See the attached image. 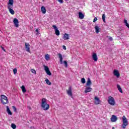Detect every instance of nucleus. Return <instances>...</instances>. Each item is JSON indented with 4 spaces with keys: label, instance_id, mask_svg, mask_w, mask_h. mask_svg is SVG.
I'll use <instances>...</instances> for the list:
<instances>
[{
    "label": "nucleus",
    "instance_id": "obj_26",
    "mask_svg": "<svg viewBox=\"0 0 129 129\" xmlns=\"http://www.w3.org/2000/svg\"><path fill=\"white\" fill-rule=\"evenodd\" d=\"M8 5H11L14 6V0H9Z\"/></svg>",
    "mask_w": 129,
    "mask_h": 129
},
{
    "label": "nucleus",
    "instance_id": "obj_42",
    "mask_svg": "<svg viewBox=\"0 0 129 129\" xmlns=\"http://www.w3.org/2000/svg\"><path fill=\"white\" fill-rule=\"evenodd\" d=\"M40 34V32L38 31V32H36V35H39Z\"/></svg>",
    "mask_w": 129,
    "mask_h": 129
},
{
    "label": "nucleus",
    "instance_id": "obj_25",
    "mask_svg": "<svg viewBox=\"0 0 129 129\" xmlns=\"http://www.w3.org/2000/svg\"><path fill=\"white\" fill-rule=\"evenodd\" d=\"M45 82L47 85H52V83L50 82V80H49L48 79H46L45 80Z\"/></svg>",
    "mask_w": 129,
    "mask_h": 129
},
{
    "label": "nucleus",
    "instance_id": "obj_38",
    "mask_svg": "<svg viewBox=\"0 0 129 129\" xmlns=\"http://www.w3.org/2000/svg\"><path fill=\"white\" fill-rule=\"evenodd\" d=\"M62 48H63V50H66V46L65 45H63Z\"/></svg>",
    "mask_w": 129,
    "mask_h": 129
},
{
    "label": "nucleus",
    "instance_id": "obj_37",
    "mask_svg": "<svg viewBox=\"0 0 129 129\" xmlns=\"http://www.w3.org/2000/svg\"><path fill=\"white\" fill-rule=\"evenodd\" d=\"M13 109H14V111H17V108L15 106H13Z\"/></svg>",
    "mask_w": 129,
    "mask_h": 129
},
{
    "label": "nucleus",
    "instance_id": "obj_18",
    "mask_svg": "<svg viewBox=\"0 0 129 129\" xmlns=\"http://www.w3.org/2000/svg\"><path fill=\"white\" fill-rule=\"evenodd\" d=\"M6 108H7V112L8 113V114L9 115H13V113L12 112V111H11V110L10 109V107H9V106H7Z\"/></svg>",
    "mask_w": 129,
    "mask_h": 129
},
{
    "label": "nucleus",
    "instance_id": "obj_20",
    "mask_svg": "<svg viewBox=\"0 0 129 129\" xmlns=\"http://www.w3.org/2000/svg\"><path fill=\"white\" fill-rule=\"evenodd\" d=\"M41 12L42 14H46V8H45V7L42 6L41 7Z\"/></svg>",
    "mask_w": 129,
    "mask_h": 129
},
{
    "label": "nucleus",
    "instance_id": "obj_8",
    "mask_svg": "<svg viewBox=\"0 0 129 129\" xmlns=\"http://www.w3.org/2000/svg\"><path fill=\"white\" fill-rule=\"evenodd\" d=\"M94 103L96 105L100 104V100L99 99V98H98L97 96H95Z\"/></svg>",
    "mask_w": 129,
    "mask_h": 129
},
{
    "label": "nucleus",
    "instance_id": "obj_5",
    "mask_svg": "<svg viewBox=\"0 0 129 129\" xmlns=\"http://www.w3.org/2000/svg\"><path fill=\"white\" fill-rule=\"evenodd\" d=\"M44 70L45 71L46 74L48 75L49 76H51L52 75V74L51 73V72L50 71V70L49 69V67L46 66H43Z\"/></svg>",
    "mask_w": 129,
    "mask_h": 129
},
{
    "label": "nucleus",
    "instance_id": "obj_12",
    "mask_svg": "<svg viewBox=\"0 0 129 129\" xmlns=\"http://www.w3.org/2000/svg\"><path fill=\"white\" fill-rule=\"evenodd\" d=\"M110 119L112 122H115V121L117 120V117H116V116L115 115H112Z\"/></svg>",
    "mask_w": 129,
    "mask_h": 129
},
{
    "label": "nucleus",
    "instance_id": "obj_19",
    "mask_svg": "<svg viewBox=\"0 0 129 129\" xmlns=\"http://www.w3.org/2000/svg\"><path fill=\"white\" fill-rule=\"evenodd\" d=\"M79 18L81 20L84 19V14L82 12H79Z\"/></svg>",
    "mask_w": 129,
    "mask_h": 129
},
{
    "label": "nucleus",
    "instance_id": "obj_41",
    "mask_svg": "<svg viewBox=\"0 0 129 129\" xmlns=\"http://www.w3.org/2000/svg\"><path fill=\"white\" fill-rule=\"evenodd\" d=\"M109 40H110V41H112V37H109Z\"/></svg>",
    "mask_w": 129,
    "mask_h": 129
},
{
    "label": "nucleus",
    "instance_id": "obj_28",
    "mask_svg": "<svg viewBox=\"0 0 129 129\" xmlns=\"http://www.w3.org/2000/svg\"><path fill=\"white\" fill-rule=\"evenodd\" d=\"M13 7H14V5L8 4V9L9 10L13 9Z\"/></svg>",
    "mask_w": 129,
    "mask_h": 129
},
{
    "label": "nucleus",
    "instance_id": "obj_43",
    "mask_svg": "<svg viewBox=\"0 0 129 129\" xmlns=\"http://www.w3.org/2000/svg\"><path fill=\"white\" fill-rule=\"evenodd\" d=\"M112 129H115L114 127H112Z\"/></svg>",
    "mask_w": 129,
    "mask_h": 129
},
{
    "label": "nucleus",
    "instance_id": "obj_17",
    "mask_svg": "<svg viewBox=\"0 0 129 129\" xmlns=\"http://www.w3.org/2000/svg\"><path fill=\"white\" fill-rule=\"evenodd\" d=\"M91 84H92V83L91 82V80H90V79L88 78L87 83L86 84V86L90 87V85H91Z\"/></svg>",
    "mask_w": 129,
    "mask_h": 129
},
{
    "label": "nucleus",
    "instance_id": "obj_34",
    "mask_svg": "<svg viewBox=\"0 0 129 129\" xmlns=\"http://www.w3.org/2000/svg\"><path fill=\"white\" fill-rule=\"evenodd\" d=\"M31 72L33 73L34 74H36V70H34V69H32L31 70Z\"/></svg>",
    "mask_w": 129,
    "mask_h": 129
},
{
    "label": "nucleus",
    "instance_id": "obj_40",
    "mask_svg": "<svg viewBox=\"0 0 129 129\" xmlns=\"http://www.w3.org/2000/svg\"><path fill=\"white\" fill-rule=\"evenodd\" d=\"M35 32L36 33H38V32H39V29H37L36 30H35Z\"/></svg>",
    "mask_w": 129,
    "mask_h": 129
},
{
    "label": "nucleus",
    "instance_id": "obj_4",
    "mask_svg": "<svg viewBox=\"0 0 129 129\" xmlns=\"http://www.w3.org/2000/svg\"><path fill=\"white\" fill-rule=\"evenodd\" d=\"M108 102L110 105H114L115 104V100L114 98L110 96L108 97Z\"/></svg>",
    "mask_w": 129,
    "mask_h": 129
},
{
    "label": "nucleus",
    "instance_id": "obj_44",
    "mask_svg": "<svg viewBox=\"0 0 129 129\" xmlns=\"http://www.w3.org/2000/svg\"><path fill=\"white\" fill-rule=\"evenodd\" d=\"M43 1V2H44V0H42Z\"/></svg>",
    "mask_w": 129,
    "mask_h": 129
},
{
    "label": "nucleus",
    "instance_id": "obj_15",
    "mask_svg": "<svg viewBox=\"0 0 129 129\" xmlns=\"http://www.w3.org/2000/svg\"><path fill=\"white\" fill-rule=\"evenodd\" d=\"M113 74L114 76H116L117 78L119 77V73H118V71H117V70H114Z\"/></svg>",
    "mask_w": 129,
    "mask_h": 129
},
{
    "label": "nucleus",
    "instance_id": "obj_9",
    "mask_svg": "<svg viewBox=\"0 0 129 129\" xmlns=\"http://www.w3.org/2000/svg\"><path fill=\"white\" fill-rule=\"evenodd\" d=\"M86 88L85 89V93H88V92H91L92 91V88L90 87L85 86Z\"/></svg>",
    "mask_w": 129,
    "mask_h": 129
},
{
    "label": "nucleus",
    "instance_id": "obj_6",
    "mask_svg": "<svg viewBox=\"0 0 129 129\" xmlns=\"http://www.w3.org/2000/svg\"><path fill=\"white\" fill-rule=\"evenodd\" d=\"M67 93L69 96H70L72 98H73V94H72V88L71 87H70L69 89L67 90Z\"/></svg>",
    "mask_w": 129,
    "mask_h": 129
},
{
    "label": "nucleus",
    "instance_id": "obj_29",
    "mask_svg": "<svg viewBox=\"0 0 129 129\" xmlns=\"http://www.w3.org/2000/svg\"><path fill=\"white\" fill-rule=\"evenodd\" d=\"M102 19L103 20V22H104V23H105V14H103L102 15Z\"/></svg>",
    "mask_w": 129,
    "mask_h": 129
},
{
    "label": "nucleus",
    "instance_id": "obj_27",
    "mask_svg": "<svg viewBox=\"0 0 129 129\" xmlns=\"http://www.w3.org/2000/svg\"><path fill=\"white\" fill-rule=\"evenodd\" d=\"M9 13H10V14L11 15H14L15 14V11H14V10H13V9H9Z\"/></svg>",
    "mask_w": 129,
    "mask_h": 129
},
{
    "label": "nucleus",
    "instance_id": "obj_24",
    "mask_svg": "<svg viewBox=\"0 0 129 129\" xmlns=\"http://www.w3.org/2000/svg\"><path fill=\"white\" fill-rule=\"evenodd\" d=\"M45 59L46 61H49L50 60V55L48 54H45Z\"/></svg>",
    "mask_w": 129,
    "mask_h": 129
},
{
    "label": "nucleus",
    "instance_id": "obj_3",
    "mask_svg": "<svg viewBox=\"0 0 129 129\" xmlns=\"http://www.w3.org/2000/svg\"><path fill=\"white\" fill-rule=\"evenodd\" d=\"M1 102L4 105L7 104V103H9V100H8V97L6 96L5 95H1Z\"/></svg>",
    "mask_w": 129,
    "mask_h": 129
},
{
    "label": "nucleus",
    "instance_id": "obj_35",
    "mask_svg": "<svg viewBox=\"0 0 129 129\" xmlns=\"http://www.w3.org/2000/svg\"><path fill=\"white\" fill-rule=\"evenodd\" d=\"M96 21H97V18L95 17L94 20H93V22L95 23V22H96Z\"/></svg>",
    "mask_w": 129,
    "mask_h": 129
},
{
    "label": "nucleus",
    "instance_id": "obj_10",
    "mask_svg": "<svg viewBox=\"0 0 129 129\" xmlns=\"http://www.w3.org/2000/svg\"><path fill=\"white\" fill-rule=\"evenodd\" d=\"M92 58L95 62H96L97 60H98V58L97 57V54L96 53L93 52L92 55Z\"/></svg>",
    "mask_w": 129,
    "mask_h": 129
},
{
    "label": "nucleus",
    "instance_id": "obj_2",
    "mask_svg": "<svg viewBox=\"0 0 129 129\" xmlns=\"http://www.w3.org/2000/svg\"><path fill=\"white\" fill-rule=\"evenodd\" d=\"M122 124L121 125L122 128L125 129L126 126L128 125V121L125 117V116H123L122 118Z\"/></svg>",
    "mask_w": 129,
    "mask_h": 129
},
{
    "label": "nucleus",
    "instance_id": "obj_22",
    "mask_svg": "<svg viewBox=\"0 0 129 129\" xmlns=\"http://www.w3.org/2000/svg\"><path fill=\"white\" fill-rule=\"evenodd\" d=\"M21 89L23 93H25V92H27V90H26V87H25V86H22Z\"/></svg>",
    "mask_w": 129,
    "mask_h": 129
},
{
    "label": "nucleus",
    "instance_id": "obj_23",
    "mask_svg": "<svg viewBox=\"0 0 129 129\" xmlns=\"http://www.w3.org/2000/svg\"><path fill=\"white\" fill-rule=\"evenodd\" d=\"M95 29L96 34H98V33H99V27L96 26L95 27Z\"/></svg>",
    "mask_w": 129,
    "mask_h": 129
},
{
    "label": "nucleus",
    "instance_id": "obj_33",
    "mask_svg": "<svg viewBox=\"0 0 129 129\" xmlns=\"http://www.w3.org/2000/svg\"><path fill=\"white\" fill-rule=\"evenodd\" d=\"M13 72L14 74H17V73L18 72V70L15 68L13 70Z\"/></svg>",
    "mask_w": 129,
    "mask_h": 129
},
{
    "label": "nucleus",
    "instance_id": "obj_14",
    "mask_svg": "<svg viewBox=\"0 0 129 129\" xmlns=\"http://www.w3.org/2000/svg\"><path fill=\"white\" fill-rule=\"evenodd\" d=\"M25 48L27 52L30 53V44H29L28 43H25Z\"/></svg>",
    "mask_w": 129,
    "mask_h": 129
},
{
    "label": "nucleus",
    "instance_id": "obj_36",
    "mask_svg": "<svg viewBox=\"0 0 129 129\" xmlns=\"http://www.w3.org/2000/svg\"><path fill=\"white\" fill-rule=\"evenodd\" d=\"M57 2H58V3H60V4H62L63 0H57Z\"/></svg>",
    "mask_w": 129,
    "mask_h": 129
},
{
    "label": "nucleus",
    "instance_id": "obj_21",
    "mask_svg": "<svg viewBox=\"0 0 129 129\" xmlns=\"http://www.w3.org/2000/svg\"><path fill=\"white\" fill-rule=\"evenodd\" d=\"M117 88L120 93H122V89L119 85H117Z\"/></svg>",
    "mask_w": 129,
    "mask_h": 129
},
{
    "label": "nucleus",
    "instance_id": "obj_32",
    "mask_svg": "<svg viewBox=\"0 0 129 129\" xmlns=\"http://www.w3.org/2000/svg\"><path fill=\"white\" fill-rule=\"evenodd\" d=\"M63 63L64 64L65 67L67 68V67H68V63H67V61L66 60L63 61Z\"/></svg>",
    "mask_w": 129,
    "mask_h": 129
},
{
    "label": "nucleus",
    "instance_id": "obj_11",
    "mask_svg": "<svg viewBox=\"0 0 129 129\" xmlns=\"http://www.w3.org/2000/svg\"><path fill=\"white\" fill-rule=\"evenodd\" d=\"M13 23L16 28H19V20H18V19L15 18L13 20Z\"/></svg>",
    "mask_w": 129,
    "mask_h": 129
},
{
    "label": "nucleus",
    "instance_id": "obj_1",
    "mask_svg": "<svg viewBox=\"0 0 129 129\" xmlns=\"http://www.w3.org/2000/svg\"><path fill=\"white\" fill-rule=\"evenodd\" d=\"M41 107L43 110H48L50 108V105L47 103V99L43 98L41 102Z\"/></svg>",
    "mask_w": 129,
    "mask_h": 129
},
{
    "label": "nucleus",
    "instance_id": "obj_7",
    "mask_svg": "<svg viewBox=\"0 0 129 129\" xmlns=\"http://www.w3.org/2000/svg\"><path fill=\"white\" fill-rule=\"evenodd\" d=\"M52 27L54 29L55 35L56 36H59L60 35V31H59V30H58V28L57 27V26H56V25H53Z\"/></svg>",
    "mask_w": 129,
    "mask_h": 129
},
{
    "label": "nucleus",
    "instance_id": "obj_13",
    "mask_svg": "<svg viewBox=\"0 0 129 129\" xmlns=\"http://www.w3.org/2000/svg\"><path fill=\"white\" fill-rule=\"evenodd\" d=\"M58 58L59 59L60 64H63V56L61 53H58Z\"/></svg>",
    "mask_w": 129,
    "mask_h": 129
},
{
    "label": "nucleus",
    "instance_id": "obj_30",
    "mask_svg": "<svg viewBox=\"0 0 129 129\" xmlns=\"http://www.w3.org/2000/svg\"><path fill=\"white\" fill-rule=\"evenodd\" d=\"M11 127L13 129H16L17 127V126L16 125V124H14V123H12L11 124Z\"/></svg>",
    "mask_w": 129,
    "mask_h": 129
},
{
    "label": "nucleus",
    "instance_id": "obj_39",
    "mask_svg": "<svg viewBox=\"0 0 129 129\" xmlns=\"http://www.w3.org/2000/svg\"><path fill=\"white\" fill-rule=\"evenodd\" d=\"M1 48H2V50H3V51H4V52H6V49H5V48H4V47L1 46Z\"/></svg>",
    "mask_w": 129,
    "mask_h": 129
},
{
    "label": "nucleus",
    "instance_id": "obj_31",
    "mask_svg": "<svg viewBox=\"0 0 129 129\" xmlns=\"http://www.w3.org/2000/svg\"><path fill=\"white\" fill-rule=\"evenodd\" d=\"M86 82V81L85 80V78L81 79V83H83V84H85Z\"/></svg>",
    "mask_w": 129,
    "mask_h": 129
},
{
    "label": "nucleus",
    "instance_id": "obj_16",
    "mask_svg": "<svg viewBox=\"0 0 129 129\" xmlns=\"http://www.w3.org/2000/svg\"><path fill=\"white\" fill-rule=\"evenodd\" d=\"M63 40H69V39H70V38L69 37V34H67V33H65L63 37H62Z\"/></svg>",
    "mask_w": 129,
    "mask_h": 129
}]
</instances>
